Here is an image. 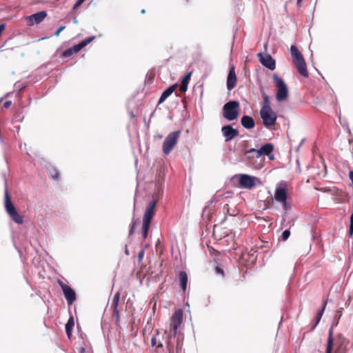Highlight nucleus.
Listing matches in <instances>:
<instances>
[{
	"instance_id": "nucleus-47",
	"label": "nucleus",
	"mask_w": 353,
	"mask_h": 353,
	"mask_svg": "<svg viewBox=\"0 0 353 353\" xmlns=\"http://www.w3.org/2000/svg\"><path fill=\"white\" fill-rule=\"evenodd\" d=\"M144 12H145V10H142L141 13H144Z\"/></svg>"
},
{
	"instance_id": "nucleus-22",
	"label": "nucleus",
	"mask_w": 353,
	"mask_h": 353,
	"mask_svg": "<svg viewBox=\"0 0 353 353\" xmlns=\"http://www.w3.org/2000/svg\"><path fill=\"white\" fill-rule=\"evenodd\" d=\"M119 300H120V294L119 292H117L114 296L113 299H112V305L113 307V312L114 314H117V315L119 314L118 306H119Z\"/></svg>"
},
{
	"instance_id": "nucleus-12",
	"label": "nucleus",
	"mask_w": 353,
	"mask_h": 353,
	"mask_svg": "<svg viewBox=\"0 0 353 353\" xmlns=\"http://www.w3.org/2000/svg\"><path fill=\"white\" fill-rule=\"evenodd\" d=\"M156 201L152 200L148 205L144 212L143 224L150 225L151 220L154 214V208L156 206Z\"/></svg>"
},
{
	"instance_id": "nucleus-37",
	"label": "nucleus",
	"mask_w": 353,
	"mask_h": 353,
	"mask_svg": "<svg viewBox=\"0 0 353 353\" xmlns=\"http://www.w3.org/2000/svg\"><path fill=\"white\" fill-rule=\"evenodd\" d=\"M144 254H145L144 250H142L139 251V252L138 253V259H139V261H141L143 259Z\"/></svg>"
},
{
	"instance_id": "nucleus-42",
	"label": "nucleus",
	"mask_w": 353,
	"mask_h": 353,
	"mask_svg": "<svg viewBox=\"0 0 353 353\" xmlns=\"http://www.w3.org/2000/svg\"><path fill=\"white\" fill-rule=\"evenodd\" d=\"M5 28H6V25L5 24H1L0 25V34L4 30Z\"/></svg>"
},
{
	"instance_id": "nucleus-34",
	"label": "nucleus",
	"mask_w": 353,
	"mask_h": 353,
	"mask_svg": "<svg viewBox=\"0 0 353 353\" xmlns=\"http://www.w3.org/2000/svg\"><path fill=\"white\" fill-rule=\"evenodd\" d=\"M65 28V26H60L57 30V31L54 32V35L55 37H59L61 32H62L64 29Z\"/></svg>"
},
{
	"instance_id": "nucleus-27",
	"label": "nucleus",
	"mask_w": 353,
	"mask_h": 353,
	"mask_svg": "<svg viewBox=\"0 0 353 353\" xmlns=\"http://www.w3.org/2000/svg\"><path fill=\"white\" fill-rule=\"evenodd\" d=\"M95 39L94 36L88 37L85 39H83L82 41H81L79 43L81 45L83 48L86 46L88 43H90L91 41H92Z\"/></svg>"
},
{
	"instance_id": "nucleus-19",
	"label": "nucleus",
	"mask_w": 353,
	"mask_h": 353,
	"mask_svg": "<svg viewBox=\"0 0 353 353\" xmlns=\"http://www.w3.org/2000/svg\"><path fill=\"white\" fill-rule=\"evenodd\" d=\"M179 280L181 288L183 291L186 290L188 283V275L185 272H180L179 274Z\"/></svg>"
},
{
	"instance_id": "nucleus-41",
	"label": "nucleus",
	"mask_w": 353,
	"mask_h": 353,
	"mask_svg": "<svg viewBox=\"0 0 353 353\" xmlns=\"http://www.w3.org/2000/svg\"><path fill=\"white\" fill-rule=\"evenodd\" d=\"M157 343V340L154 337L152 338L151 339V344H152V346H154Z\"/></svg>"
},
{
	"instance_id": "nucleus-43",
	"label": "nucleus",
	"mask_w": 353,
	"mask_h": 353,
	"mask_svg": "<svg viewBox=\"0 0 353 353\" xmlns=\"http://www.w3.org/2000/svg\"><path fill=\"white\" fill-rule=\"evenodd\" d=\"M72 21H73V23H74V24L78 23V19H77V17H73V20H72Z\"/></svg>"
},
{
	"instance_id": "nucleus-21",
	"label": "nucleus",
	"mask_w": 353,
	"mask_h": 353,
	"mask_svg": "<svg viewBox=\"0 0 353 353\" xmlns=\"http://www.w3.org/2000/svg\"><path fill=\"white\" fill-rule=\"evenodd\" d=\"M290 52L294 61L303 58V55L295 46H292L290 47Z\"/></svg>"
},
{
	"instance_id": "nucleus-26",
	"label": "nucleus",
	"mask_w": 353,
	"mask_h": 353,
	"mask_svg": "<svg viewBox=\"0 0 353 353\" xmlns=\"http://www.w3.org/2000/svg\"><path fill=\"white\" fill-rule=\"evenodd\" d=\"M325 306H326V303H324L321 310L319 312V314L316 316V323H315L314 326H316L318 325V323H319V321H321V319L323 312L325 310Z\"/></svg>"
},
{
	"instance_id": "nucleus-11",
	"label": "nucleus",
	"mask_w": 353,
	"mask_h": 353,
	"mask_svg": "<svg viewBox=\"0 0 353 353\" xmlns=\"http://www.w3.org/2000/svg\"><path fill=\"white\" fill-rule=\"evenodd\" d=\"M47 17V12L46 11H40L35 14H31L26 17V19L29 26H32L34 24H39L44 20Z\"/></svg>"
},
{
	"instance_id": "nucleus-39",
	"label": "nucleus",
	"mask_w": 353,
	"mask_h": 353,
	"mask_svg": "<svg viewBox=\"0 0 353 353\" xmlns=\"http://www.w3.org/2000/svg\"><path fill=\"white\" fill-rule=\"evenodd\" d=\"M11 104H12L11 101H6V102L4 103L3 106H4L6 108H9V107L11 105Z\"/></svg>"
},
{
	"instance_id": "nucleus-30",
	"label": "nucleus",
	"mask_w": 353,
	"mask_h": 353,
	"mask_svg": "<svg viewBox=\"0 0 353 353\" xmlns=\"http://www.w3.org/2000/svg\"><path fill=\"white\" fill-rule=\"evenodd\" d=\"M290 235V232L289 230H285L282 233V239L283 241H286Z\"/></svg>"
},
{
	"instance_id": "nucleus-9",
	"label": "nucleus",
	"mask_w": 353,
	"mask_h": 353,
	"mask_svg": "<svg viewBox=\"0 0 353 353\" xmlns=\"http://www.w3.org/2000/svg\"><path fill=\"white\" fill-rule=\"evenodd\" d=\"M183 319V310L181 309L177 310L172 316L171 321V333L175 336L177 332L178 327L182 323Z\"/></svg>"
},
{
	"instance_id": "nucleus-2",
	"label": "nucleus",
	"mask_w": 353,
	"mask_h": 353,
	"mask_svg": "<svg viewBox=\"0 0 353 353\" xmlns=\"http://www.w3.org/2000/svg\"><path fill=\"white\" fill-rule=\"evenodd\" d=\"M239 103L236 101H230L223 107V116L228 121H234L238 118Z\"/></svg>"
},
{
	"instance_id": "nucleus-18",
	"label": "nucleus",
	"mask_w": 353,
	"mask_h": 353,
	"mask_svg": "<svg viewBox=\"0 0 353 353\" xmlns=\"http://www.w3.org/2000/svg\"><path fill=\"white\" fill-rule=\"evenodd\" d=\"M241 125L246 129H252L254 127V121L250 117L245 115L241 118Z\"/></svg>"
},
{
	"instance_id": "nucleus-7",
	"label": "nucleus",
	"mask_w": 353,
	"mask_h": 353,
	"mask_svg": "<svg viewBox=\"0 0 353 353\" xmlns=\"http://www.w3.org/2000/svg\"><path fill=\"white\" fill-rule=\"evenodd\" d=\"M274 150V145L272 143H266L259 149L251 148L245 152V158L248 159L250 153H255L256 157L259 158L262 155H270Z\"/></svg>"
},
{
	"instance_id": "nucleus-44",
	"label": "nucleus",
	"mask_w": 353,
	"mask_h": 353,
	"mask_svg": "<svg viewBox=\"0 0 353 353\" xmlns=\"http://www.w3.org/2000/svg\"><path fill=\"white\" fill-rule=\"evenodd\" d=\"M125 253L126 255H129V250L128 249L127 245H125Z\"/></svg>"
},
{
	"instance_id": "nucleus-48",
	"label": "nucleus",
	"mask_w": 353,
	"mask_h": 353,
	"mask_svg": "<svg viewBox=\"0 0 353 353\" xmlns=\"http://www.w3.org/2000/svg\"><path fill=\"white\" fill-rule=\"evenodd\" d=\"M159 346L162 347V343H159Z\"/></svg>"
},
{
	"instance_id": "nucleus-3",
	"label": "nucleus",
	"mask_w": 353,
	"mask_h": 353,
	"mask_svg": "<svg viewBox=\"0 0 353 353\" xmlns=\"http://www.w3.org/2000/svg\"><path fill=\"white\" fill-rule=\"evenodd\" d=\"M5 208L10 217L15 223L18 224H22L23 223V216L16 210L7 190L5 192Z\"/></svg>"
},
{
	"instance_id": "nucleus-1",
	"label": "nucleus",
	"mask_w": 353,
	"mask_h": 353,
	"mask_svg": "<svg viewBox=\"0 0 353 353\" xmlns=\"http://www.w3.org/2000/svg\"><path fill=\"white\" fill-rule=\"evenodd\" d=\"M260 114L265 128H270L275 125L277 116L270 105H264L261 109Z\"/></svg>"
},
{
	"instance_id": "nucleus-20",
	"label": "nucleus",
	"mask_w": 353,
	"mask_h": 353,
	"mask_svg": "<svg viewBox=\"0 0 353 353\" xmlns=\"http://www.w3.org/2000/svg\"><path fill=\"white\" fill-rule=\"evenodd\" d=\"M192 72L188 73L182 79L181 84L180 86V90L183 92H185L188 90V85L189 83V81L190 79Z\"/></svg>"
},
{
	"instance_id": "nucleus-6",
	"label": "nucleus",
	"mask_w": 353,
	"mask_h": 353,
	"mask_svg": "<svg viewBox=\"0 0 353 353\" xmlns=\"http://www.w3.org/2000/svg\"><path fill=\"white\" fill-rule=\"evenodd\" d=\"M239 183L241 188L248 190L262 185V182L259 178L246 174H239Z\"/></svg>"
},
{
	"instance_id": "nucleus-5",
	"label": "nucleus",
	"mask_w": 353,
	"mask_h": 353,
	"mask_svg": "<svg viewBox=\"0 0 353 353\" xmlns=\"http://www.w3.org/2000/svg\"><path fill=\"white\" fill-rule=\"evenodd\" d=\"M181 131L177 130L170 133L165 139L162 149L165 155L169 154L174 147L176 145L177 141L180 137Z\"/></svg>"
},
{
	"instance_id": "nucleus-40",
	"label": "nucleus",
	"mask_w": 353,
	"mask_h": 353,
	"mask_svg": "<svg viewBox=\"0 0 353 353\" xmlns=\"http://www.w3.org/2000/svg\"><path fill=\"white\" fill-rule=\"evenodd\" d=\"M135 225H136V223H134L132 225L131 228H130V235H131V234H133V232H134V228H135Z\"/></svg>"
},
{
	"instance_id": "nucleus-49",
	"label": "nucleus",
	"mask_w": 353,
	"mask_h": 353,
	"mask_svg": "<svg viewBox=\"0 0 353 353\" xmlns=\"http://www.w3.org/2000/svg\"><path fill=\"white\" fill-rule=\"evenodd\" d=\"M301 0H297L298 2L301 1Z\"/></svg>"
},
{
	"instance_id": "nucleus-38",
	"label": "nucleus",
	"mask_w": 353,
	"mask_h": 353,
	"mask_svg": "<svg viewBox=\"0 0 353 353\" xmlns=\"http://www.w3.org/2000/svg\"><path fill=\"white\" fill-rule=\"evenodd\" d=\"M263 98L264 102L265 103V105H269L270 101H269L268 97L266 94H263Z\"/></svg>"
},
{
	"instance_id": "nucleus-23",
	"label": "nucleus",
	"mask_w": 353,
	"mask_h": 353,
	"mask_svg": "<svg viewBox=\"0 0 353 353\" xmlns=\"http://www.w3.org/2000/svg\"><path fill=\"white\" fill-rule=\"evenodd\" d=\"M332 345H333L332 330H330V332H329V337H328V339H327V348H326V353H332Z\"/></svg>"
},
{
	"instance_id": "nucleus-14",
	"label": "nucleus",
	"mask_w": 353,
	"mask_h": 353,
	"mask_svg": "<svg viewBox=\"0 0 353 353\" xmlns=\"http://www.w3.org/2000/svg\"><path fill=\"white\" fill-rule=\"evenodd\" d=\"M59 284L61 287L68 305H71L72 302L76 299L75 292L70 286L63 283L62 282H59Z\"/></svg>"
},
{
	"instance_id": "nucleus-4",
	"label": "nucleus",
	"mask_w": 353,
	"mask_h": 353,
	"mask_svg": "<svg viewBox=\"0 0 353 353\" xmlns=\"http://www.w3.org/2000/svg\"><path fill=\"white\" fill-rule=\"evenodd\" d=\"M272 77L274 80L277 88L276 94V100L279 102L286 100L289 95L288 89L286 84L282 79L278 77L276 74H274Z\"/></svg>"
},
{
	"instance_id": "nucleus-10",
	"label": "nucleus",
	"mask_w": 353,
	"mask_h": 353,
	"mask_svg": "<svg viewBox=\"0 0 353 353\" xmlns=\"http://www.w3.org/2000/svg\"><path fill=\"white\" fill-rule=\"evenodd\" d=\"M258 57L260 63L268 69L273 70L276 68V63L274 59L269 54L259 52L258 53Z\"/></svg>"
},
{
	"instance_id": "nucleus-15",
	"label": "nucleus",
	"mask_w": 353,
	"mask_h": 353,
	"mask_svg": "<svg viewBox=\"0 0 353 353\" xmlns=\"http://www.w3.org/2000/svg\"><path fill=\"white\" fill-rule=\"evenodd\" d=\"M236 80L235 68L234 65H231L227 77V88L228 90L230 91L235 87Z\"/></svg>"
},
{
	"instance_id": "nucleus-35",
	"label": "nucleus",
	"mask_w": 353,
	"mask_h": 353,
	"mask_svg": "<svg viewBox=\"0 0 353 353\" xmlns=\"http://www.w3.org/2000/svg\"><path fill=\"white\" fill-rule=\"evenodd\" d=\"M85 0H77L73 6V10L77 9L79 6H81Z\"/></svg>"
},
{
	"instance_id": "nucleus-46",
	"label": "nucleus",
	"mask_w": 353,
	"mask_h": 353,
	"mask_svg": "<svg viewBox=\"0 0 353 353\" xmlns=\"http://www.w3.org/2000/svg\"><path fill=\"white\" fill-rule=\"evenodd\" d=\"M269 157V159L270 160H274V157L273 155H268Z\"/></svg>"
},
{
	"instance_id": "nucleus-17",
	"label": "nucleus",
	"mask_w": 353,
	"mask_h": 353,
	"mask_svg": "<svg viewBox=\"0 0 353 353\" xmlns=\"http://www.w3.org/2000/svg\"><path fill=\"white\" fill-rule=\"evenodd\" d=\"M176 87L177 84H174L170 85L165 90H164L159 99V103H161L163 101H165L166 99L173 93V92L176 90Z\"/></svg>"
},
{
	"instance_id": "nucleus-25",
	"label": "nucleus",
	"mask_w": 353,
	"mask_h": 353,
	"mask_svg": "<svg viewBox=\"0 0 353 353\" xmlns=\"http://www.w3.org/2000/svg\"><path fill=\"white\" fill-rule=\"evenodd\" d=\"M325 306H326V303H324L321 310L319 312V314L316 316V323H315L314 326H316L318 325V323H319V321H321V319L323 312L325 310Z\"/></svg>"
},
{
	"instance_id": "nucleus-45",
	"label": "nucleus",
	"mask_w": 353,
	"mask_h": 353,
	"mask_svg": "<svg viewBox=\"0 0 353 353\" xmlns=\"http://www.w3.org/2000/svg\"><path fill=\"white\" fill-rule=\"evenodd\" d=\"M79 352H80V353H85V348H83V347H81V348L79 349Z\"/></svg>"
},
{
	"instance_id": "nucleus-36",
	"label": "nucleus",
	"mask_w": 353,
	"mask_h": 353,
	"mask_svg": "<svg viewBox=\"0 0 353 353\" xmlns=\"http://www.w3.org/2000/svg\"><path fill=\"white\" fill-rule=\"evenodd\" d=\"M215 272H216V274H219L221 276L224 275L223 270L222 268H221L220 267H216L215 268Z\"/></svg>"
},
{
	"instance_id": "nucleus-28",
	"label": "nucleus",
	"mask_w": 353,
	"mask_h": 353,
	"mask_svg": "<svg viewBox=\"0 0 353 353\" xmlns=\"http://www.w3.org/2000/svg\"><path fill=\"white\" fill-rule=\"evenodd\" d=\"M150 228V225L143 224L142 225V234L144 238H146L148 236V232Z\"/></svg>"
},
{
	"instance_id": "nucleus-29",
	"label": "nucleus",
	"mask_w": 353,
	"mask_h": 353,
	"mask_svg": "<svg viewBox=\"0 0 353 353\" xmlns=\"http://www.w3.org/2000/svg\"><path fill=\"white\" fill-rule=\"evenodd\" d=\"M50 177L52 179H53L54 180H55V181H58L59 180V172L56 170H52L50 172Z\"/></svg>"
},
{
	"instance_id": "nucleus-13",
	"label": "nucleus",
	"mask_w": 353,
	"mask_h": 353,
	"mask_svg": "<svg viewBox=\"0 0 353 353\" xmlns=\"http://www.w3.org/2000/svg\"><path fill=\"white\" fill-rule=\"evenodd\" d=\"M221 132L226 142L230 141L239 134L238 130L233 128L230 125L223 126Z\"/></svg>"
},
{
	"instance_id": "nucleus-33",
	"label": "nucleus",
	"mask_w": 353,
	"mask_h": 353,
	"mask_svg": "<svg viewBox=\"0 0 353 353\" xmlns=\"http://www.w3.org/2000/svg\"><path fill=\"white\" fill-rule=\"evenodd\" d=\"M73 54H74V53L73 52V51L72 50V49L70 48L66 50L65 51H64L63 56L65 57H68L71 56Z\"/></svg>"
},
{
	"instance_id": "nucleus-8",
	"label": "nucleus",
	"mask_w": 353,
	"mask_h": 353,
	"mask_svg": "<svg viewBox=\"0 0 353 353\" xmlns=\"http://www.w3.org/2000/svg\"><path fill=\"white\" fill-rule=\"evenodd\" d=\"M274 198L276 201L281 203L285 210L288 209V205L287 203V188L283 184H279L277 185Z\"/></svg>"
},
{
	"instance_id": "nucleus-16",
	"label": "nucleus",
	"mask_w": 353,
	"mask_h": 353,
	"mask_svg": "<svg viewBox=\"0 0 353 353\" xmlns=\"http://www.w3.org/2000/svg\"><path fill=\"white\" fill-rule=\"evenodd\" d=\"M296 68L298 70V72L301 75L304 77H307L308 76V72L307 70L306 63L304 60V58L295 61Z\"/></svg>"
},
{
	"instance_id": "nucleus-32",
	"label": "nucleus",
	"mask_w": 353,
	"mask_h": 353,
	"mask_svg": "<svg viewBox=\"0 0 353 353\" xmlns=\"http://www.w3.org/2000/svg\"><path fill=\"white\" fill-rule=\"evenodd\" d=\"M350 235L353 234V213L350 216Z\"/></svg>"
},
{
	"instance_id": "nucleus-24",
	"label": "nucleus",
	"mask_w": 353,
	"mask_h": 353,
	"mask_svg": "<svg viewBox=\"0 0 353 353\" xmlns=\"http://www.w3.org/2000/svg\"><path fill=\"white\" fill-rule=\"evenodd\" d=\"M74 320L71 317L69 319L67 323L65 324V332H66L68 337H70V336L71 331L72 330V327H74Z\"/></svg>"
},
{
	"instance_id": "nucleus-31",
	"label": "nucleus",
	"mask_w": 353,
	"mask_h": 353,
	"mask_svg": "<svg viewBox=\"0 0 353 353\" xmlns=\"http://www.w3.org/2000/svg\"><path fill=\"white\" fill-rule=\"evenodd\" d=\"M82 48H83L81 45L80 43L76 45V46H74L73 47L71 48L72 50L73 51L74 53H77L78 52H79Z\"/></svg>"
}]
</instances>
